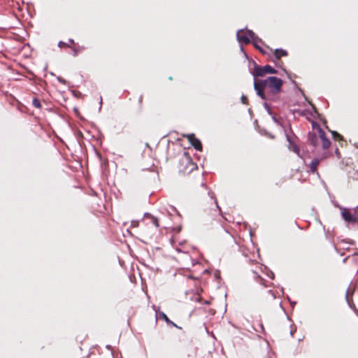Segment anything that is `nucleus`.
Listing matches in <instances>:
<instances>
[{"label":"nucleus","instance_id":"1","mask_svg":"<svg viewBox=\"0 0 358 358\" xmlns=\"http://www.w3.org/2000/svg\"><path fill=\"white\" fill-rule=\"evenodd\" d=\"M282 85V80L274 76L268 77L265 80L255 79L254 82V87L257 94L264 100L268 99L264 90H268L269 92L275 94L280 91Z\"/></svg>","mask_w":358,"mask_h":358},{"label":"nucleus","instance_id":"2","mask_svg":"<svg viewBox=\"0 0 358 358\" xmlns=\"http://www.w3.org/2000/svg\"><path fill=\"white\" fill-rule=\"evenodd\" d=\"M312 127L313 129H317V133L320 134V138H321V144L323 149H328L330 147L331 142L326 137L325 132L322 130L320 125L315 122L312 121Z\"/></svg>","mask_w":358,"mask_h":358},{"label":"nucleus","instance_id":"3","mask_svg":"<svg viewBox=\"0 0 358 358\" xmlns=\"http://www.w3.org/2000/svg\"><path fill=\"white\" fill-rule=\"evenodd\" d=\"M354 245L353 242H347L345 240H341L338 241L336 244V250L341 254V255L343 256L345 255V252H350L351 250H353L352 246Z\"/></svg>","mask_w":358,"mask_h":358},{"label":"nucleus","instance_id":"4","mask_svg":"<svg viewBox=\"0 0 358 358\" xmlns=\"http://www.w3.org/2000/svg\"><path fill=\"white\" fill-rule=\"evenodd\" d=\"M276 72V70L269 65H266L264 67L257 66L254 69L253 76L255 77H261L266 73H275Z\"/></svg>","mask_w":358,"mask_h":358},{"label":"nucleus","instance_id":"5","mask_svg":"<svg viewBox=\"0 0 358 358\" xmlns=\"http://www.w3.org/2000/svg\"><path fill=\"white\" fill-rule=\"evenodd\" d=\"M255 36V34L252 31H245L243 30H240L237 32V38L239 42L248 44L250 42V39L252 38Z\"/></svg>","mask_w":358,"mask_h":358},{"label":"nucleus","instance_id":"6","mask_svg":"<svg viewBox=\"0 0 358 358\" xmlns=\"http://www.w3.org/2000/svg\"><path fill=\"white\" fill-rule=\"evenodd\" d=\"M343 220L348 223H356L358 222V217L356 215V212L352 213L348 209L343 208L341 212Z\"/></svg>","mask_w":358,"mask_h":358},{"label":"nucleus","instance_id":"7","mask_svg":"<svg viewBox=\"0 0 358 358\" xmlns=\"http://www.w3.org/2000/svg\"><path fill=\"white\" fill-rule=\"evenodd\" d=\"M190 144L198 151L202 150V144L199 138H197L194 134H187L185 136Z\"/></svg>","mask_w":358,"mask_h":358},{"label":"nucleus","instance_id":"8","mask_svg":"<svg viewBox=\"0 0 358 358\" xmlns=\"http://www.w3.org/2000/svg\"><path fill=\"white\" fill-rule=\"evenodd\" d=\"M350 262L355 268L358 267V252H353L352 255H348L344 259L343 263Z\"/></svg>","mask_w":358,"mask_h":358},{"label":"nucleus","instance_id":"9","mask_svg":"<svg viewBox=\"0 0 358 358\" xmlns=\"http://www.w3.org/2000/svg\"><path fill=\"white\" fill-rule=\"evenodd\" d=\"M308 140L310 141V143L315 146L317 147L320 145V142H321V138H320V134L317 135L314 133H309L308 134Z\"/></svg>","mask_w":358,"mask_h":358},{"label":"nucleus","instance_id":"10","mask_svg":"<svg viewBox=\"0 0 358 358\" xmlns=\"http://www.w3.org/2000/svg\"><path fill=\"white\" fill-rule=\"evenodd\" d=\"M196 168V164L190 159H187L185 162V169L182 170L184 173H190Z\"/></svg>","mask_w":358,"mask_h":358},{"label":"nucleus","instance_id":"11","mask_svg":"<svg viewBox=\"0 0 358 358\" xmlns=\"http://www.w3.org/2000/svg\"><path fill=\"white\" fill-rule=\"evenodd\" d=\"M276 60L280 61L282 57L287 56V52L282 49H275L273 52Z\"/></svg>","mask_w":358,"mask_h":358},{"label":"nucleus","instance_id":"12","mask_svg":"<svg viewBox=\"0 0 358 358\" xmlns=\"http://www.w3.org/2000/svg\"><path fill=\"white\" fill-rule=\"evenodd\" d=\"M320 160L319 159H314L310 164V169L312 173H317V166L320 164Z\"/></svg>","mask_w":358,"mask_h":358},{"label":"nucleus","instance_id":"13","mask_svg":"<svg viewBox=\"0 0 358 358\" xmlns=\"http://www.w3.org/2000/svg\"><path fill=\"white\" fill-rule=\"evenodd\" d=\"M146 217L150 219V222L153 225H155L156 227H159V220H158V219L157 217H155L153 215H150V214L146 215Z\"/></svg>","mask_w":358,"mask_h":358},{"label":"nucleus","instance_id":"14","mask_svg":"<svg viewBox=\"0 0 358 358\" xmlns=\"http://www.w3.org/2000/svg\"><path fill=\"white\" fill-rule=\"evenodd\" d=\"M70 48H71L72 50L73 51L74 56H77L80 51H82L85 49L84 47H81L78 45H75L73 46L71 45Z\"/></svg>","mask_w":358,"mask_h":358},{"label":"nucleus","instance_id":"15","mask_svg":"<svg viewBox=\"0 0 358 358\" xmlns=\"http://www.w3.org/2000/svg\"><path fill=\"white\" fill-rule=\"evenodd\" d=\"M160 315L162 317V318L163 320H164V321L168 324H171L174 327H178L174 322H173L171 320H169V318L167 317V315L164 313H160Z\"/></svg>","mask_w":358,"mask_h":358},{"label":"nucleus","instance_id":"16","mask_svg":"<svg viewBox=\"0 0 358 358\" xmlns=\"http://www.w3.org/2000/svg\"><path fill=\"white\" fill-rule=\"evenodd\" d=\"M32 105L36 108H41L42 107L40 101L37 98H34L32 99Z\"/></svg>","mask_w":358,"mask_h":358},{"label":"nucleus","instance_id":"17","mask_svg":"<svg viewBox=\"0 0 358 358\" xmlns=\"http://www.w3.org/2000/svg\"><path fill=\"white\" fill-rule=\"evenodd\" d=\"M287 140L289 141V142L290 143V144L292 145V150L293 151L296 153L297 155H299V152H300V149L299 148L295 145V144H292L290 139H289V137L288 136H287Z\"/></svg>","mask_w":358,"mask_h":358},{"label":"nucleus","instance_id":"18","mask_svg":"<svg viewBox=\"0 0 358 358\" xmlns=\"http://www.w3.org/2000/svg\"><path fill=\"white\" fill-rule=\"evenodd\" d=\"M332 136L335 141H343V136L336 131H332Z\"/></svg>","mask_w":358,"mask_h":358},{"label":"nucleus","instance_id":"19","mask_svg":"<svg viewBox=\"0 0 358 358\" xmlns=\"http://www.w3.org/2000/svg\"><path fill=\"white\" fill-rule=\"evenodd\" d=\"M255 278L257 279V280L261 283L262 285H263L264 286H266L265 284H264V280L261 278L259 275H256V273H255Z\"/></svg>","mask_w":358,"mask_h":358},{"label":"nucleus","instance_id":"20","mask_svg":"<svg viewBox=\"0 0 358 358\" xmlns=\"http://www.w3.org/2000/svg\"><path fill=\"white\" fill-rule=\"evenodd\" d=\"M58 46L61 48H70L71 45L69 43H64L63 41H59L58 43Z\"/></svg>","mask_w":358,"mask_h":358},{"label":"nucleus","instance_id":"21","mask_svg":"<svg viewBox=\"0 0 358 358\" xmlns=\"http://www.w3.org/2000/svg\"><path fill=\"white\" fill-rule=\"evenodd\" d=\"M143 97L142 95H140L138 96V103H139V110H141V108H142V103H143Z\"/></svg>","mask_w":358,"mask_h":358},{"label":"nucleus","instance_id":"22","mask_svg":"<svg viewBox=\"0 0 358 358\" xmlns=\"http://www.w3.org/2000/svg\"><path fill=\"white\" fill-rule=\"evenodd\" d=\"M317 113V110H316L315 107L314 106H313V111L309 112L310 115L311 117H315Z\"/></svg>","mask_w":358,"mask_h":358},{"label":"nucleus","instance_id":"23","mask_svg":"<svg viewBox=\"0 0 358 358\" xmlns=\"http://www.w3.org/2000/svg\"><path fill=\"white\" fill-rule=\"evenodd\" d=\"M241 101H242L243 103L248 104V98L245 96H241Z\"/></svg>","mask_w":358,"mask_h":358},{"label":"nucleus","instance_id":"24","mask_svg":"<svg viewBox=\"0 0 358 358\" xmlns=\"http://www.w3.org/2000/svg\"><path fill=\"white\" fill-rule=\"evenodd\" d=\"M335 154L338 158H340L341 157V152H339V150L338 148L336 149Z\"/></svg>","mask_w":358,"mask_h":358},{"label":"nucleus","instance_id":"25","mask_svg":"<svg viewBox=\"0 0 358 358\" xmlns=\"http://www.w3.org/2000/svg\"><path fill=\"white\" fill-rule=\"evenodd\" d=\"M187 278L194 279V280H195L196 282H199V278H198L194 277V276H192V275H187Z\"/></svg>","mask_w":358,"mask_h":358},{"label":"nucleus","instance_id":"26","mask_svg":"<svg viewBox=\"0 0 358 358\" xmlns=\"http://www.w3.org/2000/svg\"><path fill=\"white\" fill-rule=\"evenodd\" d=\"M69 43H70L69 45H71V46H73V45H76V43H75V42H74V40H73V39H69Z\"/></svg>","mask_w":358,"mask_h":358},{"label":"nucleus","instance_id":"27","mask_svg":"<svg viewBox=\"0 0 358 358\" xmlns=\"http://www.w3.org/2000/svg\"><path fill=\"white\" fill-rule=\"evenodd\" d=\"M58 80H59L60 83H63V84H65V81L64 80L62 79V78H58Z\"/></svg>","mask_w":358,"mask_h":358},{"label":"nucleus","instance_id":"28","mask_svg":"<svg viewBox=\"0 0 358 358\" xmlns=\"http://www.w3.org/2000/svg\"><path fill=\"white\" fill-rule=\"evenodd\" d=\"M306 113H307V111H303L301 113V115L306 116Z\"/></svg>","mask_w":358,"mask_h":358},{"label":"nucleus","instance_id":"29","mask_svg":"<svg viewBox=\"0 0 358 358\" xmlns=\"http://www.w3.org/2000/svg\"><path fill=\"white\" fill-rule=\"evenodd\" d=\"M357 208H358V206H357Z\"/></svg>","mask_w":358,"mask_h":358}]
</instances>
